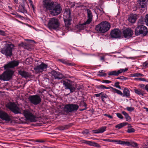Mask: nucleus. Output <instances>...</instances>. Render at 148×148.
<instances>
[{
    "label": "nucleus",
    "mask_w": 148,
    "mask_h": 148,
    "mask_svg": "<svg viewBox=\"0 0 148 148\" xmlns=\"http://www.w3.org/2000/svg\"><path fill=\"white\" fill-rule=\"evenodd\" d=\"M19 62L18 61L14 60L9 62L5 65L3 67L5 69L8 68H13L18 65ZM14 71L11 69L7 70L0 75V79L4 81H8L12 77Z\"/></svg>",
    "instance_id": "f257e3e1"
},
{
    "label": "nucleus",
    "mask_w": 148,
    "mask_h": 148,
    "mask_svg": "<svg viewBox=\"0 0 148 148\" xmlns=\"http://www.w3.org/2000/svg\"><path fill=\"white\" fill-rule=\"evenodd\" d=\"M44 7L49 10L50 14L56 16L60 13L62 8L60 4L51 1V0H44Z\"/></svg>",
    "instance_id": "f03ea898"
},
{
    "label": "nucleus",
    "mask_w": 148,
    "mask_h": 148,
    "mask_svg": "<svg viewBox=\"0 0 148 148\" xmlns=\"http://www.w3.org/2000/svg\"><path fill=\"white\" fill-rule=\"evenodd\" d=\"M15 46L13 44H8L5 42L4 47L1 49V53L6 57L10 58L13 55L12 51L14 49Z\"/></svg>",
    "instance_id": "7ed1b4c3"
},
{
    "label": "nucleus",
    "mask_w": 148,
    "mask_h": 148,
    "mask_svg": "<svg viewBox=\"0 0 148 148\" xmlns=\"http://www.w3.org/2000/svg\"><path fill=\"white\" fill-rule=\"evenodd\" d=\"M111 27L110 23L105 21L101 22L95 27V30L98 32L104 33L110 29Z\"/></svg>",
    "instance_id": "20e7f679"
},
{
    "label": "nucleus",
    "mask_w": 148,
    "mask_h": 148,
    "mask_svg": "<svg viewBox=\"0 0 148 148\" xmlns=\"http://www.w3.org/2000/svg\"><path fill=\"white\" fill-rule=\"evenodd\" d=\"M103 140L105 141L116 143L118 144L125 145L128 146H131L133 147H136V148H139L137 147L138 145V144L134 142H125L120 140H115L112 139H103Z\"/></svg>",
    "instance_id": "39448f33"
},
{
    "label": "nucleus",
    "mask_w": 148,
    "mask_h": 148,
    "mask_svg": "<svg viewBox=\"0 0 148 148\" xmlns=\"http://www.w3.org/2000/svg\"><path fill=\"white\" fill-rule=\"evenodd\" d=\"M60 25L59 20L55 17L51 18L48 23V27L50 29H56L59 27Z\"/></svg>",
    "instance_id": "423d86ee"
},
{
    "label": "nucleus",
    "mask_w": 148,
    "mask_h": 148,
    "mask_svg": "<svg viewBox=\"0 0 148 148\" xmlns=\"http://www.w3.org/2000/svg\"><path fill=\"white\" fill-rule=\"evenodd\" d=\"M79 106L77 104H68L65 105L63 110L66 113H69L76 112Z\"/></svg>",
    "instance_id": "0eeeda50"
},
{
    "label": "nucleus",
    "mask_w": 148,
    "mask_h": 148,
    "mask_svg": "<svg viewBox=\"0 0 148 148\" xmlns=\"http://www.w3.org/2000/svg\"><path fill=\"white\" fill-rule=\"evenodd\" d=\"M62 83L65 87V89H69L70 93L74 92L77 88L76 84H73L72 82L69 80L63 81Z\"/></svg>",
    "instance_id": "6e6552de"
},
{
    "label": "nucleus",
    "mask_w": 148,
    "mask_h": 148,
    "mask_svg": "<svg viewBox=\"0 0 148 148\" xmlns=\"http://www.w3.org/2000/svg\"><path fill=\"white\" fill-rule=\"evenodd\" d=\"M135 32L137 36L142 34L143 36H145L148 33L147 27L143 25H138L135 29Z\"/></svg>",
    "instance_id": "1a4fd4ad"
},
{
    "label": "nucleus",
    "mask_w": 148,
    "mask_h": 148,
    "mask_svg": "<svg viewBox=\"0 0 148 148\" xmlns=\"http://www.w3.org/2000/svg\"><path fill=\"white\" fill-rule=\"evenodd\" d=\"M6 107L15 114L20 113V109L14 102H9L7 104Z\"/></svg>",
    "instance_id": "9d476101"
},
{
    "label": "nucleus",
    "mask_w": 148,
    "mask_h": 148,
    "mask_svg": "<svg viewBox=\"0 0 148 148\" xmlns=\"http://www.w3.org/2000/svg\"><path fill=\"white\" fill-rule=\"evenodd\" d=\"M28 99L30 102L35 105L39 104L42 101L40 96L37 95H31L29 97Z\"/></svg>",
    "instance_id": "9b49d317"
},
{
    "label": "nucleus",
    "mask_w": 148,
    "mask_h": 148,
    "mask_svg": "<svg viewBox=\"0 0 148 148\" xmlns=\"http://www.w3.org/2000/svg\"><path fill=\"white\" fill-rule=\"evenodd\" d=\"M47 67V64L42 62L40 64H37L34 67V69L36 72L39 73L45 71Z\"/></svg>",
    "instance_id": "f8f14e48"
},
{
    "label": "nucleus",
    "mask_w": 148,
    "mask_h": 148,
    "mask_svg": "<svg viewBox=\"0 0 148 148\" xmlns=\"http://www.w3.org/2000/svg\"><path fill=\"white\" fill-rule=\"evenodd\" d=\"M23 114L27 120L31 122H35L36 121V117L29 111L24 110L23 112Z\"/></svg>",
    "instance_id": "ddd939ff"
},
{
    "label": "nucleus",
    "mask_w": 148,
    "mask_h": 148,
    "mask_svg": "<svg viewBox=\"0 0 148 148\" xmlns=\"http://www.w3.org/2000/svg\"><path fill=\"white\" fill-rule=\"evenodd\" d=\"M121 31L118 28L114 29L112 30L110 33L111 38L114 39L120 38L121 36Z\"/></svg>",
    "instance_id": "4468645a"
},
{
    "label": "nucleus",
    "mask_w": 148,
    "mask_h": 148,
    "mask_svg": "<svg viewBox=\"0 0 148 148\" xmlns=\"http://www.w3.org/2000/svg\"><path fill=\"white\" fill-rule=\"evenodd\" d=\"M133 30L130 28H127L123 31L124 37L126 38L131 37L133 35Z\"/></svg>",
    "instance_id": "2eb2a0df"
},
{
    "label": "nucleus",
    "mask_w": 148,
    "mask_h": 148,
    "mask_svg": "<svg viewBox=\"0 0 148 148\" xmlns=\"http://www.w3.org/2000/svg\"><path fill=\"white\" fill-rule=\"evenodd\" d=\"M51 74L55 79H64L65 78L64 75L62 73L55 70L52 71L51 72Z\"/></svg>",
    "instance_id": "dca6fc26"
},
{
    "label": "nucleus",
    "mask_w": 148,
    "mask_h": 148,
    "mask_svg": "<svg viewBox=\"0 0 148 148\" xmlns=\"http://www.w3.org/2000/svg\"><path fill=\"white\" fill-rule=\"evenodd\" d=\"M127 70L128 69L127 68H125V69H120L117 71H111L108 74L109 75L118 76L119 74L124 72Z\"/></svg>",
    "instance_id": "f3484780"
},
{
    "label": "nucleus",
    "mask_w": 148,
    "mask_h": 148,
    "mask_svg": "<svg viewBox=\"0 0 148 148\" xmlns=\"http://www.w3.org/2000/svg\"><path fill=\"white\" fill-rule=\"evenodd\" d=\"M88 19L86 20V23L87 24H90L92 20L93 15L91 11L89 9H86Z\"/></svg>",
    "instance_id": "a211bd4d"
},
{
    "label": "nucleus",
    "mask_w": 148,
    "mask_h": 148,
    "mask_svg": "<svg viewBox=\"0 0 148 148\" xmlns=\"http://www.w3.org/2000/svg\"><path fill=\"white\" fill-rule=\"evenodd\" d=\"M0 118L3 120L9 121L10 119L8 114L5 112L0 110Z\"/></svg>",
    "instance_id": "6ab92c4d"
},
{
    "label": "nucleus",
    "mask_w": 148,
    "mask_h": 148,
    "mask_svg": "<svg viewBox=\"0 0 148 148\" xmlns=\"http://www.w3.org/2000/svg\"><path fill=\"white\" fill-rule=\"evenodd\" d=\"M146 0H137L138 6L139 8L142 10L143 8H145L147 7Z\"/></svg>",
    "instance_id": "aec40b11"
},
{
    "label": "nucleus",
    "mask_w": 148,
    "mask_h": 148,
    "mask_svg": "<svg viewBox=\"0 0 148 148\" xmlns=\"http://www.w3.org/2000/svg\"><path fill=\"white\" fill-rule=\"evenodd\" d=\"M18 73L23 77L25 78L31 77L32 76L30 73L23 70H20L19 71Z\"/></svg>",
    "instance_id": "412c9836"
},
{
    "label": "nucleus",
    "mask_w": 148,
    "mask_h": 148,
    "mask_svg": "<svg viewBox=\"0 0 148 148\" xmlns=\"http://www.w3.org/2000/svg\"><path fill=\"white\" fill-rule=\"evenodd\" d=\"M64 21L65 23V26L67 28V29H69V26L71 24V18H64Z\"/></svg>",
    "instance_id": "4be33fe9"
},
{
    "label": "nucleus",
    "mask_w": 148,
    "mask_h": 148,
    "mask_svg": "<svg viewBox=\"0 0 148 148\" xmlns=\"http://www.w3.org/2000/svg\"><path fill=\"white\" fill-rule=\"evenodd\" d=\"M81 142L82 143L88 144L90 146H94L97 147H98L100 146L98 144L96 143L91 141H88L83 140H81Z\"/></svg>",
    "instance_id": "5701e85b"
},
{
    "label": "nucleus",
    "mask_w": 148,
    "mask_h": 148,
    "mask_svg": "<svg viewBox=\"0 0 148 148\" xmlns=\"http://www.w3.org/2000/svg\"><path fill=\"white\" fill-rule=\"evenodd\" d=\"M106 128V126H103L99 128L97 130H92L93 133H100L104 132Z\"/></svg>",
    "instance_id": "b1692460"
},
{
    "label": "nucleus",
    "mask_w": 148,
    "mask_h": 148,
    "mask_svg": "<svg viewBox=\"0 0 148 148\" xmlns=\"http://www.w3.org/2000/svg\"><path fill=\"white\" fill-rule=\"evenodd\" d=\"M137 15L136 14L132 15L129 17L128 20L131 23H134L137 19Z\"/></svg>",
    "instance_id": "393cba45"
},
{
    "label": "nucleus",
    "mask_w": 148,
    "mask_h": 148,
    "mask_svg": "<svg viewBox=\"0 0 148 148\" xmlns=\"http://www.w3.org/2000/svg\"><path fill=\"white\" fill-rule=\"evenodd\" d=\"M18 10L20 12L24 14L27 13V11L25 8L24 5L23 4H21L19 6Z\"/></svg>",
    "instance_id": "a878e982"
},
{
    "label": "nucleus",
    "mask_w": 148,
    "mask_h": 148,
    "mask_svg": "<svg viewBox=\"0 0 148 148\" xmlns=\"http://www.w3.org/2000/svg\"><path fill=\"white\" fill-rule=\"evenodd\" d=\"M134 90L136 94L139 95L143 96L145 94L144 91L141 90L139 88L136 89L135 88L134 89Z\"/></svg>",
    "instance_id": "bb28decb"
},
{
    "label": "nucleus",
    "mask_w": 148,
    "mask_h": 148,
    "mask_svg": "<svg viewBox=\"0 0 148 148\" xmlns=\"http://www.w3.org/2000/svg\"><path fill=\"white\" fill-rule=\"evenodd\" d=\"M63 14L64 18L65 17V18H71L70 16L71 11L69 9H66Z\"/></svg>",
    "instance_id": "cd10ccee"
},
{
    "label": "nucleus",
    "mask_w": 148,
    "mask_h": 148,
    "mask_svg": "<svg viewBox=\"0 0 148 148\" xmlns=\"http://www.w3.org/2000/svg\"><path fill=\"white\" fill-rule=\"evenodd\" d=\"M79 105L80 106H84L85 107L84 108L80 110L81 111H82L84 110H86L87 109V105L86 104V103L84 102V100H82L79 103Z\"/></svg>",
    "instance_id": "c85d7f7f"
},
{
    "label": "nucleus",
    "mask_w": 148,
    "mask_h": 148,
    "mask_svg": "<svg viewBox=\"0 0 148 148\" xmlns=\"http://www.w3.org/2000/svg\"><path fill=\"white\" fill-rule=\"evenodd\" d=\"M123 97H129L130 96V91L127 88H125L123 90Z\"/></svg>",
    "instance_id": "c756f323"
},
{
    "label": "nucleus",
    "mask_w": 148,
    "mask_h": 148,
    "mask_svg": "<svg viewBox=\"0 0 148 148\" xmlns=\"http://www.w3.org/2000/svg\"><path fill=\"white\" fill-rule=\"evenodd\" d=\"M70 126L71 125H66L64 126H60L58 127V128L60 130H63L69 129Z\"/></svg>",
    "instance_id": "7c9ffc66"
},
{
    "label": "nucleus",
    "mask_w": 148,
    "mask_h": 148,
    "mask_svg": "<svg viewBox=\"0 0 148 148\" xmlns=\"http://www.w3.org/2000/svg\"><path fill=\"white\" fill-rule=\"evenodd\" d=\"M128 124V123L127 122H123L121 123L118 124L115 126L116 128H118L119 129L124 126H126Z\"/></svg>",
    "instance_id": "2f4dec72"
},
{
    "label": "nucleus",
    "mask_w": 148,
    "mask_h": 148,
    "mask_svg": "<svg viewBox=\"0 0 148 148\" xmlns=\"http://www.w3.org/2000/svg\"><path fill=\"white\" fill-rule=\"evenodd\" d=\"M89 24H87L86 21L83 23L77 25V28L80 30H83L85 29V26L86 25H88Z\"/></svg>",
    "instance_id": "473e14b6"
},
{
    "label": "nucleus",
    "mask_w": 148,
    "mask_h": 148,
    "mask_svg": "<svg viewBox=\"0 0 148 148\" xmlns=\"http://www.w3.org/2000/svg\"><path fill=\"white\" fill-rule=\"evenodd\" d=\"M122 113L125 116L126 121H129L130 120L131 117L127 113L124 111H123Z\"/></svg>",
    "instance_id": "72a5a7b5"
},
{
    "label": "nucleus",
    "mask_w": 148,
    "mask_h": 148,
    "mask_svg": "<svg viewBox=\"0 0 148 148\" xmlns=\"http://www.w3.org/2000/svg\"><path fill=\"white\" fill-rule=\"evenodd\" d=\"M145 18H144L143 17L140 18L138 21V25L139 24H145Z\"/></svg>",
    "instance_id": "f704fd0d"
},
{
    "label": "nucleus",
    "mask_w": 148,
    "mask_h": 148,
    "mask_svg": "<svg viewBox=\"0 0 148 148\" xmlns=\"http://www.w3.org/2000/svg\"><path fill=\"white\" fill-rule=\"evenodd\" d=\"M111 88L115 92H116L118 94H119L121 95H123L122 93L120 90H117V89L115 88H114L113 87H111Z\"/></svg>",
    "instance_id": "c9c22d12"
},
{
    "label": "nucleus",
    "mask_w": 148,
    "mask_h": 148,
    "mask_svg": "<svg viewBox=\"0 0 148 148\" xmlns=\"http://www.w3.org/2000/svg\"><path fill=\"white\" fill-rule=\"evenodd\" d=\"M59 61L62 63L65 64H68L69 65H73L72 64L68 63L67 61H66L65 60L61 59L59 60Z\"/></svg>",
    "instance_id": "e433bc0d"
},
{
    "label": "nucleus",
    "mask_w": 148,
    "mask_h": 148,
    "mask_svg": "<svg viewBox=\"0 0 148 148\" xmlns=\"http://www.w3.org/2000/svg\"><path fill=\"white\" fill-rule=\"evenodd\" d=\"M32 61V59L31 58H28L26 59L25 62L26 64H29L31 63Z\"/></svg>",
    "instance_id": "4c0bfd02"
},
{
    "label": "nucleus",
    "mask_w": 148,
    "mask_h": 148,
    "mask_svg": "<svg viewBox=\"0 0 148 148\" xmlns=\"http://www.w3.org/2000/svg\"><path fill=\"white\" fill-rule=\"evenodd\" d=\"M134 80L136 81L148 82V81L145 78H135L134 79Z\"/></svg>",
    "instance_id": "58836bf2"
},
{
    "label": "nucleus",
    "mask_w": 148,
    "mask_h": 148,
    "mask_svg": "<svg viewBox=\"0 0 148 148\" xmlns=\"http://www.w3.org/2000/svg\"><path fill=\"white\" fill-rule=\"evenodd\" d=\"M135 131V130L133 128H130L129 129H128L127 130L126 132L129 133H131L133 132H134Z\"/></svg>",
    "instance_id": "ea45409f"
},
{
    "label": "nucleus",
    "mask_w": 148,
    "mask_h": 148,
    "mask_svg": "<svg viewBox=\"0 0 148 148\" xmlns=\"http://www.w3.org/2000/svg\"><path fill=\"white\" fill-rule=\"evenodd\" d=\"M100 94L101 98L105 97V98H107L108 97L107 95L106 94H105L103 92L100 93Z\"/></svg>",
    "instance_id": "a19ab883"
},
{
    "label": "nucleus",
    "mask_w": 148,
    "mask_h": 148,
    "mask_svg": "<svg viewBox=\"0 0 148 148\" xmlns=\"http://www.w3.org/2000/svg\"><path fill=\"white\" fill-rule=\"evenodd\" d=\"M117 79H120L121 80H126L128 79V77H124L123 76H121L116 78Z\"/></svg>",
    "instance_id": "79ce46f5"
},
{
    "label": "nucleus",
    "mask_w": 148,
    "mask_h": 148,
    "mask_svg": "<svg viewBox=\"0 0 148 148\" xmlns=\"http://www.w3.org/2000/svg\"><path fill=\"white\" fill-rule=\"evenodd\" d=\"M119 84H120V82H115L114 84V86L117 88H118L121 89V87L119 85Z\"/></svg>",
    "instance_id": "37998d69"
},
{
    "label": "nucleus",
    "mask_w": 148,
    "mask_h": 148,
    "mask_svg": "<svg viewBox=\"0 0 148 148\" xmlns=\"http://www.w3.org/2000/svg\"><path fill=\"white\" fill-rule=\"evenodd\" d=\"M32 141L35 142L39 143H43L45 141L43 139H34Z\"/></svg>",
    "instance_id": "c03bdc74"
},
{
    "label": "nucleus",
    "mask_w": 148,
    "mask_h": 148,
    "mask_svg": "<svg viewBox=\"0 0 148 148\" xmlns=\"http://www.w3.org/2000/svg\"><path fill=\"white\" fill-rule=\"evenodd\" d=\"M82 133L86 135L89 133V131L88 130L86 129L83 131Z\"/></svg>",
    "instance_id": "a18cd8bd"
},
{
    "label": "nucleus",
    "mask_w": 148,
    "mask_h": 148,
    "mask_svg": "<svg viewBox=\"0 0 148 148\" xmlns=\"http://www.w3.org/2000/svg\"><path fill=\"white\" fill-rule=\"evenodd\" d=\"M97 12L98 13H100V15H102L103 13H104V12L103 11V9L102 8H101V9H97Z\"/></svg>",
    "instance_id": "49530a36"
},
{
    "label": "nucleus",
    "mask_w": 148,
    "mask_h": 148,
    "mask_svg": "<svg viewBox=\"0 0 148 148\" xmlns=\"http://www.w3.org/2000/svg\"><path fill=\"white\" fill-rule=\"evenodd\" d=\"M145 23L146 25L148 26V14H147L145 16Z\"/></svg>",
    "instance_id": "de8ad7c7"
},
{
    "label": "nucleus",
    "mask_w": 148,
    "mask_h": 148,
    "mask_svg": "<svg viewBox=\"0 0 148 148\" xmlns=\"http://www.w3.org/2000/svg\"><path fill=\"white\" fill-rule=\"evenodd\" d=\"M126 108L127 110L130 112H131L134 110V108L132 107H127Z\"/></svg>",
    "instance_id": "09e8293b"
},
{
    "label": "nucleus",
    "mask_w": 148,
    "mask_h": 148,
    "mask_svg": "<svg viewBox=\"0 0 148 148\" xmlns=\"http://www.w3.org/2000/svg\"><path fill=\"white\" fill-rule=\"evenodd\" d=\"M102 82L103 83L109 84L111 82V81L107 80H102Z\"/></svg>",
    "instance_id": "8fccbe9b"
},
{
    "label": "nucleus",
    "mask_w": 148,
    "mask_h": 148,
    "mask_svg": "<svg viewBox=\"0 0 148 148\" xmlns=\"http://www.w3.org/2000/svg\"><path fill=\"white\" fill-rule=\"evenodd\" d=\"M116 115L117 116L121 119H123V117L121 114L119 113H116Z\"/></svg>",
    "instance_id": "3c124183"
},
{
    "label": "nucleus",
    "mask_w": 148,
    "mask_h": 148,
    "mask_svg": "<svg viewBox=\"0 0 148 148\" xmlns=\"http://www.w3.org/2000/svg\"><path fill=\"white\" fill-rule=\"evenodd\" d=\"M104 86L102 85H99L97 87V88L98 89H104Z\"/></svg>",
    "instance_id": "603ef678"
},
{
    "label": "nucleus",
    "mask_w": 148,
    "mask_h": 148,
    "mask_svg": "<svg viewBox=\"0 0 148 148\" xmlns=\"http://www.w3.org/2000/svg\"><path fill=\"white\" fill-rule=\"evenodd\" d=\"M132 76L134 77H139V73H135L132 74Z\"/></svg>",
    "instance_id": "864d4df0"
},
{
    "label": "nucleus",
    "mask_w": 148,
    "mask_h": 148,
    "mask_svg": "<svg viewBox=\"0 0 148 148\" xmlns=\"http://www.w3.org/2000/svg\"><path fill=\"white\" fill-rule=\"evenodd\" d=\"M0 35L5 36L6 35V34L4 31L0 30Z\"/></svg>",
    "instance_id": "5fc2aeb1"
},
{
    "label": "nucleus",
    "mask_w": 148,
    "mask_h": 148,
    "mask_svg": "<svg viewBox=\"0 0 148 148\" xmlns=\"http://www.w3.org/2000/svg\"><path fill=\"white\" fill-rule=\"evenodd\" d=\"M148 65V61H147L143 64V66L144 67H146Z\"/></svg>",
    "instance_id": "6e6d98bb"
},
{
    "label": "nucleus",
    "mask_w": 148,
    "mask_h": 148,
    "mask_svg": "<svg viewBox=\"0 0 148 148\" xmlns=\"http://www.w3.org/2000/svg\"><path fill=\"white\" fill-rule=\"evenodd\" d=\"M144 146L145 147L144 148H148V140H147L146 142V143H144Z\"/></svg>",
    "instance_id": "4d7b16f0"
},
{
    "label": "nucleus",
    "mask_w": 148,
    "mask_h": 148,
    "mask_svg": "<svg viewBox=\"0 0 148 148\" xmlns=\"http://www.w3.org/2000/svg\"><path fill=\"white\" fill-rule=\"evenodd\" d=\"M107 74L106 73H101L98 74V75L100 76H106Z\"/></svg>",
    "instance_id": "13d9d810"
},
{
    "label": "nucleus",
    "mask_w": 148,
    "mask_h": 148,
    "mask_svg": "<svg viewBox=\"0 0 148 148\" xmlns=\"http://www.w3.org/2000/svg\"><path fill=\"white\" fill-rule=\"evenodd\" d=\"M145 85L144 84H140L139 85V86L140 87V88H142L143 89H144V88H145Z\"/></svg>",
    "instance_id": "bf43d9fd"
},
{
    "label": "nucleus",
    "mask_w": 148,
    "mask_h": 148,
    "mask_svg": "<svg viewBox=\"0 0 148 148\" xmlns=\"http://www.w3.org/2000/svg\"><path fill=\"white\" fill-rule=\"evenodd\" d=\"M104 115L105 116H107L109 118H111V119L113 117L112 116H111L109 115H108V114H104Z\"/></svg>",
    "instance_id": "052dcab7"
},
{
    "label": "nucleus",
    "mask_w": 148,
    "mask_h": 148,
    "mask_svg": "<svg viewBox=\"0 0 148 148\" xmlns=\"http://www.w3.org/2000/svg\"><path fill=\"white\" fill-rule=\"evenodd\" d=\"M94 95L96 97H101V95L100 94V93L97 94H95Z\"/></svg>",
    "instance_id": "680f3d73"
},
{
    "label": "nucleus",
    "mask_w": 148,
    "mask_h": 148,
    "mask_svg": "<svg viewBox=\"0 0 148 148\" xmlns=\"http://www.w3.org/2000/svg\"><path fill=\"white\" fill-rule=\"evenodd\" d=\"M144 88L148 92V86L147 85H146L145 87Z\"/></svg>",
    "instance_id": "e2e57ef3"
},
{
    "label": "nucleus",
    "mask_w": 148,
    "mask_h": 148,
    "mask_svg": "<svg viewBox=\"0 0 148 148\" xmlns=\"http://www.w3.org/2000/svg\"><path fill=\"white\" fill-rule=\"evenodd\" d=\"M111 87H112L111 86H110L109 87H106V86H104V88L106 89H109L110 88H111Z\"/></svg>",
    "instance_id": "0e129e2a"
},
{
    "label": "nucleus",
    "mask_w": 148,
    "mask_h": 148,
    "mask_svg": "<svg viewBox=\"0 0 148 148\" xmlns=\"http://www.w3.org/2000/svg\"><path fill=\"white\" fill-rule=\"evenodd\" d=\"M24 46L26 47H29V46H28L29 45L28 44H27V43H25V44H24Z\"/></svg>",
    "instance_id": "69168bd1"
},
{
    "label": "nucleus",
    "mask_w": 148,
    "mask_h": 148,
    "mask_svg": "<svg viewBox=\"0 0 148 148\" xmlns=\"http://www.w3.org/2000/svg\"><path fill=\"white\" fill-rule=\"evenodd\" d=\"M75 6V3H73L71 5V8H73Z\"/></svg>",
    "instance_id": "338daca9"
},
{
    "label": "nucleus",
    "mask_w": 148,
    "mask_h": 148,
    "mask_svg": "<svg viewBox=\"0 0 148 148\" xmlns=\"http://www.w3.org/2000/svg\"><path fill=\"white\" fill-rule=\"evenodd\" d=\"M30 4H32L33 3V2L32 0H28Z\"/></svg>",
    "instance_id": "774afa93"
}]
</instances>
